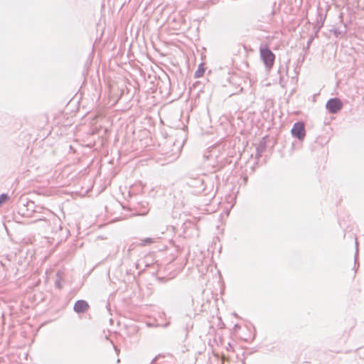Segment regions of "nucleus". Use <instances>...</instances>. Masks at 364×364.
I'll use <instances>...</instances> for the list:
<instances>
[{
	"mask_svg": "<svg viewBox=\"0 0 364 364\" xmlns=\"http://www.w3.org/2000/svg\"><path fill=\"white\" fill-rule=\"evenodd\" d=\"M343 107L342 102L338 98L329 100L326 103V108L331 113L338 112Z\"/></svg>",
	"mask_w": 364,
	"mask_h": 364,
	"instance_id": "7ed1b4c3",
	"label": "nucleus"
},
{
	"mask_svg": "<svg viewBox=\"0 0 364 364\" xmlns=\"http://www.w3.org/2000/svg\"><path fill=\"white\" fill-rule=\"evenodd\" d=\"M205 69L203 65H200L198 70L195 73L196 77H200L204 75Z\"/></svg>",
	"mask_w": 364,
	"mask_h": 364,
	"instance_id": "39448f33",
	"label": "nucleus"
},
{
	"mask_svg": "<svg viewBox=\"0 0 364 364\" xmlns=\"http://www.w3.org/2000/svg\"><path fill=\"white\" fill-rule=\"evenodd\" d=\"M291 134L294 136L302 140L306 135L304 124L301 122L295 123L291 129Z\"/></svg>",
	"mask_w": 364,
	"mask_h": 364,
	"instance_id": "f03ea898",
	"label": "nucleus"
},
{
	"mask_svg": "<svg viewBox=\"0 0 364 364\" xmlns=\"http://www.w3.org/2000/svg\"><path fill=\"white\" fill-rule=\"evenodd\" d=\"M154 242V240L151 237H147V238H145V239H143L141 241V243H140V245L141 246H146L147 245H150L151 243Z\"/></svg>",
	"mask_w": 364,
	"mask_h": 364,
	"instance_id": "423d86ee",
	"label": "nucleus"
},
{
	"mask_svg": "<svg viewBox=\"0 0 364 364\" xmlns=\"http://www.w3.org/2000/svg\"><path fill=\"white\" fill-rule=\"evenodd\" d=\"M260 58L267 70H271L274 64L275 55L268 46L259 48Z\"/></svg>",
	"mask_w": 364,
	"mask_h": 364,
	"instance_id": "f257e3e1",
	"label": "nucleus"
},
{
	"mask_svg": "<svg viewBox=\"0 0 364 364\" xmlns=\"http://www.w3.org/2000/svg\"><path fill=\"white\" fill-rule=\"evenodd\" d=\"M7 200V196L5 195H1V203L4 202Z\"/></svg>",
	"mask_w": 364,
	"mask_h": 364,
	"instance_id": "0eeeda50",
	"label": "nucleus"
},
{
	"mask_svg": "<svg viewBox=\"0 0 364 364\" xmlns=\"http://www.w3.org/2000/svg\"><path fill=\"white\" fill-rule=\"evenodd\" d=\"M89 309V304L84 300L77 301L74 306V310L77 313H84Z\"/></svg>",
	"mask_w": 364,
	"mask_h": 364,
	"instance_id": "20e7f679",
	"label": "nucleus"
}]
</instances>
